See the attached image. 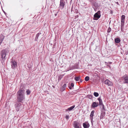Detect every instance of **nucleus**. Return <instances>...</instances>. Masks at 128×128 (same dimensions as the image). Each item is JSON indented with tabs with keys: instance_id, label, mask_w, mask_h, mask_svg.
Listing matches in <instances>:
<instances>
[{
	"instance_id": "nucleus-12",
	"label": "nucleus",
	"mask_w": 128,
	"mask_h": 128,
	"mask_svg": "<svg viewBox=\"0 0 128 128\" xmlns=\"http://www.w3.org/2000/svg\"><path fill=\"white\" fill-rule=\"evenodd\" d=\"M74 80L77 81H80L81 82H82V80L80 78V76H76L74 78Z\"/></svg>"
},
{
	"instance_id": "nucleus-9",
	"label": "nucleus",
	"mask_w": 128,
	"mask_h": 128,
	"mask_svg": "<svg viewBox=\"0 0 128 128\" xmlns=\"http://www.w3.org/2000/svg\"><path fill=\"white\" fill-rule=\"evenodd\" d=\"M65 5V2L64 0H60V6L62 9L64 8Z\"/></svg>"
},
{
	"instance_id": "nucleus-25",
	"label": "nucleus",
	"mask_w": 128,
	"mask_h": 128,
	"mask_svg": "<svg viewBox=\"0 0 128 128\" xmlns=\"http://www.w3.org/2000/svg\"><path fill=\"white\" fill-rule=\"evenodd\" d=\"M26 92L27 95H29L30 94L31 91L28 89L26 91Z\"/></svg>"
},
{
	"instance_id": "nucleus-20",
	"label": "nucleus",
	"mask_w": 128,
	"mask_h": 128,
	"mask_svg": "<svg viewBox=\"0 0 128 128\" xmlns=\"http://www.w3.org/2000/svg\"><path fill=\"white\" fill-rule=\"evenodd\" d=\"M125 19V16L124 15H122L121 17V22H124V19Z\"/></svg>"
},
{
	"instance_id": "nucleus-26",
	"label": "nucleus",
	"mask_w": 128,
	"mask_h": 128,
	"mask_svg": "<svg viewBox=\"0 0 128 128\" xmlns=\"http://www.w3.org/2000/svg\"><path fill=\"white\" fill-rule=\"evenodd\" d=\"M94 95L96 97H98L99 96L98 94V92H94Z\"/></svg>"
},
{
	"instance_id": "nucleus-4",
	"label": "nucleus",
	"mask_w": 128,
	"mask_h": 128,
	"mask_svg": "<svg viewBox=\"0 0 128 128\" xmlns=\"http://www.w3.org/2000/svg\"><path fill=\"white\" fill-rule=\"evenodd\" d=\"M73 125L74 128H82L80 124L77 121L73 122Z\"/></svg>"
},
{
	"instance_id": "nucleus-8",
	"label": "nucleus",
	"mask_w": 128,
	"mask_h": 128,
	"mask_svg": "<svg viewBox=\"0 0 128 128\" xmlns=\"http://www.w3.org/2000/svg\"><path fill=\"white\" fill-rule=\"evenodd\" d=\"M20 105V103H19V102L17 103L16 104H15V106H16L15 109L16 111H18L19 110Z\"/></svg>"
},
{
	"instance_id": "nucleus-28",
	"label": "nucleus",
	"mask_w": 128,
	"mask_h": 128,
	"mask_svg": "<svg viewBox=\"0 0 128 128\" xmlns=\"http://www.w3.org/2000/svg\"><path fill=\"white\" fill-rule=\"evenodd\" d=\"M90 78L88 76H86L85 78V80L86 81H88L89 80Z\"/></svg>"
},
{
	"instance_id": "nucleus-7",
	"label": "nucleus",
	"mask_w": 128,
	"mask_h": 128,
	"mask_svg": "<svg viewBox=\"0 0 128 128\" xmlns=\"http://www.w3.org/2000/svg\"><path fill=\"white\" fill-rule=\"evenodd\" d=\"M105 84L108 86H112L113 85L112 82L108 80H106L104 82Z\"/></svg>"
},
{
	"instance_id": "nucleus-24",
	"label": "nucleus",
	"mask_w": 128,
	"mask_h": 128,
	"mask_svg": "<svg viewBox=\"0 0 128 128\" xmlns=\"http://www.w3.org/2000/svg\"><path fill=\"white\" fill-rule=\"evenodd\" d=\"M87 96L88 98L90 99H91L93 98V96L91 95L88 94Z\"/></svg>"
},
{
	"instance_id": "nucleus-29",
	"label": "nucleus",
	"mask_w": 128,
	"mask_h": 128,
	"mask_svg": "<svg viewBox=\"0 0 128 128\" xmlns=\"http://www.w3.org/2000/svg\"><path fill=\"white\" fill-rule=\"evenodd\" d=\"M104 63H105V64L106 65H107V66L108 67H109L110 69L111 68L110 66V65H109L108 63V62H105Z\"/></svg>"
},
{
	"instance_id": "nucleus-2",
	"label": "nucleus",
	"mask_w": 128,
	"mask_h": 128,
	"mask_svg": "<svg viewBox=\"0 0 128 128\" xmlns=\"http://www.w3.org/2000/svg\"><path fill=\"white\" fill-rule=\"evenodd\" d=\"M8 51L6 49L2 50L0 53L1 58L0 60L3 63L5 60L6 56V53H8Z\"/></svg>"
},
{
	"instance_id": "nucleus-15",
	"label": "nucleus",
	"mask_w": 128,
	"mask_h": 128,
	"mask_svg": "<svg viewBox=\"0 0 128 128\" xmlns=\"http://www.w3.org/2000/svg\"><path fill=\"white\" fill-rule=\"evenodd\" d=\"M94 6V8L93 7L94 10H95V9H97L98 7V4L96 2H94L93 4Z\"/></svg>"
},
{
	"instance_id": "nucleus-38",
	"label": "nucleus",
	"mask_w": 128,
	"mask_h": 128,
	"mask_svg": "<svg viewBox=\"0 0 128 128\" xmlns=\"http://www.w3.org/2000/svg\"><path fill=\"white\" fill-rule=\"evenodd\" d=\"M53 86V87L54 88V86Z\"/></svg>"
},
{
	"instance_id": "nucleus-31",
	"label": "nucleus",
	"mask_w": 128,
	"mask_h": 128,
	"mask_svg": "<svg viewBox=\"0 0 128 128\" xmlns=\"http://www.w3.org/2000/svg\"><path fill=\"white\" fill-rule=\"evenodd\" d=\"M111 28L109 27L108 30L107 32L108 33H109L111 31Z\"/></svg>"
},
{
	"instance_id": "nucleus-5",
	"label": "nucleus",
	"mask_w": 128,
	"mask_h": 128,
	"mask_svg": "<svg viewBox=\"0 0 128 128\" xmlns=\"http://www.w3.org/2000/svg\"><path fill=\"white\" fill-rule=\"evenodd\" d=\"M122 80L124 84H128V76L126 74L124 75L122 77Z\"/></svg>"
},
{
	"instance_id": "nucleus-6",
	"label": "nucleus",
	"mask_w": 128,
	"mask_h": 128,
	"mask_svg": "<svg viewBox=\"0 0 128 128\" xmlns=\"http://www.w3.org/2000/svg\"><path fill=\"white\" fill-rule=\"evenodd\" d=\"M12 68L14 69H15L17 66V63L16 62L13 60L11 61Z\"/></svg>"
},
{
	"instance_id": "nucleus-35",
	"label": "nucleus",
	"mask_w": 128,
	"mask_h": 128,
	"mask_svg": "<svg viewBox=\"0 0 128 128\" xmlns=\"http://www.w3.org/2000/svg\"><path fill=\"white\" fill-rule=\"evenodd\" d=\"M108 64H112V62H108Z\"/></svg>"
},
{
	"instance_id": "nucleus-17",
	"label": "nucleus",
	"mask_w": 128,
	"mask_h": 128,
	"mask_svg": "<svg viewBox=\"0 0 128 128\" xmlns=\"http://www.w3.org/2000/svg\"><path fill=\"white\" fill-rule=\"evenodd\" d=\"M114 41L116 43H118L120 42V40L119 38H116L115 39Z\"/></svg>"
},
{
	"instance_id": "nucleus-3",
	"label": "nucleus",
	"mask_w": 128,
	"mask_h": 128,
	"mask_svg": "<svg viewBox=\"0 0 128 128\" xmlns=\"http://www.w3.org/2000/svg\"><path fill=\"white\" fill-rule=\"evenodd\" d=\"M100 16V11L98 10L94 15L93 19L94 20H97L99 18Z\"/></svg>"
},
{
	"instance_id": "nucleus-23",
	"label": "nucleus",
	"mask_w": 128,
	"mask_h": 128,
	"mask_svg": "<svg viewBox=\"0 0 128 128\" xmlns=\"http://www.w3.org/2000/svg\"><path fill=\"white\" fill-rule=\"evenodd\" d=\"M64 75H61L59 76L58 77V82H59L60 80L62 78V77H63Z\"/></svg>"
},
{
	"instance_id": "nucleus-11",
	"label": "nucleus",
	"mask_w": 128,
	"mask_h": 128,
	"mask_svg": "<svg viewBox=\"0 0 128 128\" xmlns=\"http://www.w3.org/2000/svg\"><path fill=\"white\" fill-rule=\"evenodd\" d=\"M83 125L84 128H88L90 126V125L88 123L86 122L83 123Z\"/></svg>"
},
{
	"instance_id": "nucleus-1",
	"label": "nucleus",
	"mask_w": 128,
	"mask_h": 128,
	"mask_svg": "<svg viewBox=\"0 0 128 128\" xmlns=\"http://www.w3.org/2000/svg\"><path fill=\"white\" fill-rule=\"evenodd\" d=\"M20 89L18 91L17 93V101L18 102H22L25 98L24 92V87L20 86Z\"/></svg>"
},
{
	"instance_id": "nucleus-16",
	"label": "nucleus",
	"mask_w": 128,
	"mask_h": 128,
	"mask_svg": "<svg viewBox=\"0 0 128 128\" xmlns=\"http://www.w3.org/2000/svg\"><path fill=\"white\" fill-rule=\"evenodd\" d=\"M98 100L99 101V104L98 105H100L103 104L102 102V100L101 99L100 97L98 98Z\"/></svg>"
},
{
	"instance_id": "nucleus-19",
	"label": "nucleus",
	"mask_w": 128,
	"mask_h": 128,
	"mask_svg": "<svg viewBox=\"0 0 128 128\" xmlns=\"http://www.w3.org/2000/svg\"><path fill=\"white\" fill-rule=\"evenodd\" d=\"M124 25V22H121V30L122 31L123 30V28Z\"/></svg>"
},
{
	"instance_id": "nucleus-33",
	"label": "nucleus",
	"mask_w": 128,
	"mask_h": 128,
	"mask_svg": "<svg viewBox=\"0 0 128 128\" xmlns=\"http://www.w3.org/2000/svg\"><path fill=\"white\" fill-rule=\"evenodd\" d=\"M70 86L72 87L73 88H74V84L73 83H71Z\"/></svg>"
},
{
	"instance_id": "nucleus-18",
	"label": "nucleus",
	"mask_w": 128,
	"mask_h": 128,
	"mask_svg": "<svg viewBox=\"0 0 128 128\" xmlns=\"http://www.w3.org/2000/svg\"><path fill=\"white\" fill-rule=\"evenodd\" d=\"M75 105H74V106L70 107L68 108L67 109H66V110L67 111H68V110H70V111L71 110H72L75 107Z\"/></svg>"
},
{
	"instance_id": "nucleus-10",
	"label": "nucleus",
	"mask_w": 128,
	"mask_h": 128,
	"mask_svg": "<svg viewBox=\"0 0 128 128\" xmlns=\"http://www.w3.org/2000/svg\"><path fill=\"white\" fill-rule=\"evenodd\" d=\"M98 105V102H93L92 103L91 106V108H94L97 107Z\"/></svg>"
},
{
	"instance_id": "nucleus-22",
	"label": "nucleus",
	"mask_w": 128,
	"mask_h": 128,
	"mask_svg": "<svg viewBox=\"0 0 128 128\" xmlns=\"http://www.w3.org/2000/svg\"><path fill=\"white\" fill-rule=\"evenodd\" d=\"M100 105L101 106V107H100V108H101L102 106V108H101V109L102 110H104V111H105V110H106L105 109V108H104V104H101Z\"/></svg>"
},
{
	"instance_id": "nucleus-13",
	"label": "nucleus",
	"mask_w": 128,
	"mask_h": 128,
	"mask_svg": "<svg viewBox=\"0 0 128 128\" xmlns=\"http://www.w3.org/2000/svg\"><path fill=\"white\" fill-rule=\"evenodd\" d=\"M101 112L100 118V119H102L105 116V112L103 111H102Z\"/></svg>"
},
{
	"instance_id": "nucleus-21",
	"label": "nucleus",
	"mask_w": 128,
	"mask_h": 128,
	"mask_svg": "<svg viewBox=\"0 0 128 128\" xmlns=\"http://www.w3.org/2000/svg\"><path fill=\"white\" fill-rule=\"evenodd\" d=\"M41 34V33H38L36 35V36L35 41H37L38 40V37L40 35V34Z\"/></svg>"
},
{
	"instance_id": "nucleus-37",
	"label": "nucleus",
	"mask_w": 128,
	"mask_h": 128,
	"mask_svg": "<svg viewBox=\"0 0 128 128\" xmlns=\"http://www.w3.org/2000/svg\"><path fill=\"white\" fill-rule=\"evenodd\" d=\"M55 15L56 16L57 15V14H55Z\"/></svg>"
},
{
	"instance_id": "nucleus-30",
	"label": "nucleus",
	"mask_w": 128,
	"mask_h": 128,
	"mask_svg": "<svg viewBox=\"0 0 128 128\" xmlns=\"http://www.w3.org/2000/svg\"><path fill=\"white\" fill-rule=\"evenodd\" d=\"M93 116H92V117H90V120H91V123H92V126L93 125Z\"/></svg>"
},
{
	"instance_id": "nucleus-27",
	"label": "nucleus",
	"mask_w": 128,
	"mask_h": 128,
	"mask_svg": "<svg viewBox=\"0 0 128 128\" xmlns=\"http://www.w3.org/2000/svg\"><path fill=\"white\" fill-rule=\"evenodd\" d=\"M94 112V110H93L91 112L90 116V117H92L93 116Z\"/></svg>"
},
{
	"instance_id": "nucleus-32",
	"label": "nucleus",
	"mask_w": 128,
	"mask_h": 128,
	"mask_svg": "<svg viewBox=\"0 0 128 128\" xmlns=\"http://www.w3.org/2000/svg\"><path fill=\"white\" fill-rule=\"evenodd\" d=\"M66 118L67 120H68V119H69V117L68 115H66Z\"/></svg>"
},
{
	"instance_id": "nucleus-34",
	"label": "nucleus",
	"mask_w": 128,
	"mask_h": 128,
	"mask_svg": "<svg viewBox=\"0 0 128 128\" xmlns=\"http://www.w3.org/2000/svg\"><path fill=\"white\" fill-rule=\"evenodd\" d=\"M68 88H69V89H70V90H71L73 88L71 86H69L68 87Z\"/></svg>"
},
{
	"instance_id": "nucleus-36",
	"label": "nucleus",
	"mask_w": 128,
	"mask_h": 128,
	"mask_svg": "<svg viewBox=\"0 0 128 128\" xmlns=\"http://www.w3.org/2000/svg\"><path fill=\"white\" fill-rule=\"evenodd\" d=\"M28 67L29 68H31V67H32V66H31V65H30V67H29V65H28Z\"/></svg>"
},
{
	"instance_id": "nucleus-14",
	"label": "nucleus",
	"mask_w": 128,
	"mask_h": 128,
	"mask_svg": "<svg viewBox=\"0 0 128 128\" xmlns=\"http://www.w3.org/2000/svg\"><path fill=\"white\" fill-rule=\"evenodd\" d=\"M66 87V84H64L62 87L60 88V91L61 92H63L64 90Z\"/></svg>"
}]
</instances>
